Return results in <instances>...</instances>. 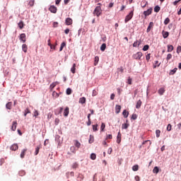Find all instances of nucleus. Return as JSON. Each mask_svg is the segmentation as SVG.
<instances>
[{
	"mask_svg": "<svg viewBox=\"0 0 181 181\" xmlns=\"http://www.w3.org/2000/svg\"><path fill=\"white\" fill-rule=\"evenodd\" d=\"M167 131L170 132L172 131V124H168L167 126Z\"/></svg>",
	"mask_w": 181,
	"mask_h": 181,
	"instance_id": "46",
	"label": "nucleus"
},
{
	"mask_svg": "<svg viewBox=\"0 0 181 181\" xmlns=\"http://www.w3.org/2000/svg\"><path fill=\"white\" fill-rule=\"evenodd\" d=\"M65 24L67 26H70V25H73V19H71V18H67L65 20Z\"/></svg>",
	"mask_w": 181,
	"mask_h": 181,
	"instance_id": "5",
	"label": "nucleus"
},
{
	"mask_svg": "<svg viewBox=\"0 0 181 181\" xmlns=\"http://www.w3.org/2000/svg\"><path fill=\"white\" fill-rule=\"evenodd\" d=\"M18 28H20V29H23V26H25V24L23 23V21H20L18 23Z\"/></svg>",
	"mask_w": 181,
	"mask_h": 181,
	"instance_id": "26",
	"label": "nucleus"
},
{
	"mask_svg": "<svg viewBox=\"0 0 181 181\" xmlns=\"http://www.w3.org/2000/svg\"><path fill=\"white\" fill-rule=\"evenodd\" d=\"M162 35H163V37L164 39H166V38H168L169 37V32L163 30L162 31Z\"/></svg>",
	"mask_w": 181,
	"mask_h": 181,
	"instance_id": "13",
	"label": "nucleus"
},
{
	"mask_svg": "<svg viewBox=\"0 0 181 181\" xmlns=\"http://www.w3.org/2000/svg\"><path fill=\"white\" fill-rule=\"evenodd\" d=\"M97 94H98V92H97V90H93V93H92L93 97H95V95H97Z\"/></svg>",
	"mask_w": 181,
	"mask_h": 181,
	"instance_id": "56",
	"label": "nucleus"
},
{
	"mask_svg": "<svg viewBox=\"0 0 181 181\" xmlns=\"http://www.w3.org/2000/svg\"><path fill=\"white\" fill-rule=\"evenodd\" d=\"M19 175L20 176H25V175H26V173H25V171L21 170L19 172Z\"/></svg>",
	"mask_w": 181,
	"mask_h": 181,
	"instance_id": "55",
	"label": "nucleus"
},
{
	"mask_svg": "<svg viewBox=\"0 0 181 181\" xmlns=\"http://www.w3.org/2000/svg\"><path fill=\"white\" fill-rule=\"evenodd\" d=\"M139 165H135L132 167V170H134V172H136L137 170H139Z\"/></svg>",
	"mask_w": 181,
	"mask_h": 181,
	"instance_id": "32",
	"label": "nucleus"
},
{
	"mask_svg": "<svg viewBox=\"0 0 181 181\" xmlns=\"http://www.w3.org/2000/svg\"><path fill=\"white\" fill-rule=\"evenodd\" d=\"M129 124L124 123L122 125V129H128Z\"/></svg>",
	"mask_w": 181,
	"mask_h": 181,
	"instance_id": "31",
	"label": "nucleus"
},
{
	"mask_svg": "<svg viewBox=\"0 0 181 181\" xmlns=\"http://www.w3.org/2000/svg\"><path fill=\"white\" fill-rule=\"evenodd\" d=\"M66 46V42H63L62 44H61V47L59 48V52H62L63 50V49Z\"/></svg>",
	"mask_w": 181,
	"mask_h": 181,
	"instance_id": "33",
	"label": "nucleus"
},
{
	"mask_svg": "<svg viewBox=\"0 0 181 181\" xmlns=\"http://www.w3.org/2000/svg\"><path fill=\"white\" fill-rule=\"evenodd\" d=\"M18 125V122L16 121L13 122L11 126V131H16V127Z\"/></svg>",
	"mask_w": 181,
	"mask_h": 181,
	"instance_id": "11",
	"label": "nucleus"
},
{
	"mask_svg": "<svg viewBox=\"0 0 181 181\" xmlns=\"http://www.w3.org/2000/svg\"><path fill=\"white\" fill-rule=\"evenodd\" d=\"M117 144H121V132H118L117 134Z\"/></svg>",
	"mask_w": 181,
	"mask_h": 181,
	"instance_id": "25",
	"label": "nucleus"
},
{
	"mask_svg": "<svg viewBox=\"0 0 181 181\" xmlns=\"http://www.w3.org/2000/svg\"><path fill=\"white\" fill-rule=\"evenodd\" d=\"M134 17V9L125 17L124 22L125 23H128L130 20Z\"/></svg>",
	"mask_w": 181,
	"mask_h": 181,
	"instance_id": "2",
	"label": "nucleus"
},
{
	"mask_svg": "<svg viewBox=\"0 0 181 181\" xmlns=\"http://www.w3.org/2000/svg\"><path fill=\"white\" fill-rule=\"evenodd\" d=\"M115 112H116V114H119L121 112V105H116V106H115Z\"/></svg>",
	"mask_w": 181,
	"mask_h": 181,
	"instance_id": "12",
	"label": "nucleus"
},
{
	"mask_svg": "<svg viewBox=\"0 0 181 181\" xmlns=\"http://www.w3.org/2000/svg\"><path fill=\"white\" fill-rule=\"evenodd\" d=\"M83 175H79L78 177V181H81V180H83Z\"/></svg>",
	"mask_w": 181,
	"mask_h": 181,
	"instance_id": "58",
	"label": "nucleus"
},
{
	"mask_svg": "<svg viewBox=\"0 0 181 181\" xmlns=\"http://www.w3.org/2000/svg\"><path fill=\"white\" fill-rule=\"evenodd\" d=\"M150 59H151V54H148L146 56V60H147V62H149Z\"/></svg>",
	"mask_w": 181,
	"mask_h": 181,
	"instance_id": "57",
	"label": "nucleus"
},
{
	"mask_svg": "<svg viewBox=\"0 0 181 181\" xmlns=\"http://www.w3.org/2000/svg\"><path fill=\"white\" fill-rule=\"evenodd\" d=\"M26 152H28V148H24L22 150L21 156H20L22 159H23V158H25V154L26 153Z\"/></svg>",
	"mask_w": 181,
	"mask_h": 181,
	"instance_id": "14",
	"label": "nucleus"
},
{
	"mask_svg": "<svg viewBox=\"0 0 181 181\" xmlns=\"http://www.w3.org/2000/svg\"><path fill=\"white\" fill-rule=\"evenodd\" d=\"M141 105H142V101L141 100H139L136 103V108L137 110H139V108H141Z\"/></svg>",
	"mask_w": 181,
	"mask_h": 181,
	"instance_id": "16",
	"label": "nucleus"
},
{
	"mask_svg": "<svg viewBox=\"0 0 181 181\" xmlns=\"http://www.w3.org/2000/svg\"><path fill=\"white\" fill-rule=\"evenodd\" d=\"M72 168H73V169H77V168H78V164L77 163H74L72 165Z\"/></svg>",
	"mask_w": 181,
	"mask_h": 181,
	"instance_id": "50",
	"label": "nucleus"
},
{
	"mask_svg": "<svg viewBox=\"0 0 181 181\" xmlns=\"http://www.w3.org/2000/svg\"><path fill=\"white\" fill-rule=\"evenodd\" d=\"M142 44V41L141 40H136L133 43V47H139Z\"/></svg>",
	"mask_w": 181,
	"mask_h": 181,
	"instance_id": "8",
	"label": "nucleus"
},
{
	"mask_svg": "<svg viewBox=\"0 0 181 181\" xmlns=\"http://www.w3.org/2000/svg\"><path fill=\"white\" fill-rule=\"evenodd\" d=\"M18 148H19V147L18 146V144H13L11 146V151H18Z\"/></svg>",
	"mask_w": 181,
	"mask_h": 181,
	"instance_id": "17",
	"label": "nucleus"
},
{
	"mask_svg": "<svg viewBox=\"0 0 181 181\" xmlns=\"http://www.w3.org/2000/svg\"><path fill=\"white\" fill-rule=\"evenodd\" d=\"M86 98L82 97L79 99V104H86Z\"/></svg>",
	"mask_w": 181,
	"mask_h": 181,
	"instance_id": "23",
	"label": "nucleus"
},
{
	"mask_svg": "<svg viewBox=\"0 0 181 181\" xmlns=\"http://www.w3.org/2000/svg\"><path fill=\"white\" fill-rule=\"evenodd\" d=\"M173 45H168L167 52H168V53H170V52H173Z\"/></svg>",
	"mask_w": 181,
	"mask_h": 181,
	"instance_id": "21",
	"label": "nucleus"
},
{
	"mask_svg": "<svg viewBox=\"0 0 181 181\" xmlns=\"http://www.w3.org/2000/svg\"><path fill=\"white\" fill-rule=\"evenodd\" d=\"M158 93L160 95H163V93H165V88H160L158 90Z\"/></svg>",
	"mask_w": 181,
	"mask_h": 181,
	"instance_id": "22",
	"label": "nucleus"
},
{
	"mask_svg": "<svg viewBox=\"0 0 181 181\" xmlns=\"http://www.w3.org/2000/svg\"><path fill=\"white\" fill-rule=\"evenodd\" d=\"M70 151H71V152H72V153H76V147L71 146L70 148Z\"/></svg>",
	"mask_w": 181,
	"mask_h": 181,
	"instance_id": "47",
	"label": "nucleus"
},
{
	"mask_svg": "<svg viewBox=\"0 0 181 181\" xmlns=\"http://www.w3.org/2000/svg\"><path fill=\"white\" fill-rule=\"evenodd\" d=\"M181 52V46H178L177 47V53L180 54Z\"/></svg>",
	"mask_w": 181,
	"mask_h": 181,
	"instance_id": "60",
	"label": "nucleus"
},
{
	"mask_svg": "<svg viewBox=\"0 0 181 181\" xmlns=\"http://www.w3.org/2000/svg\"><path fill=\"white\" fill-rule=\"evenodd\" d=\"M98 124H93V131L94 132L98 131Z\"/></svg>",
	"mask_w": 181,
	"mask_h": 181,
	"instance_id": "37",
	"label": "nucleus"
},
{
	"mask_svg": "<svg viewBox=\"0 0 181 181\" xmlns=\"http://www.w3.org/2000/svg\"><path fill=\"white\" fill-rule=\"evenodd\" d=\"M28 114H30V110H29V108H26L24 111V117H26V115H28Z\"/></svg>",
	"mask_w": 181,
	"mask_h": 181,
	"instance_id": "36",
	"label": "nucleus"
},
{
	"mask_svg": "<svg viewBox=\"0 0 181 181\" xmlns=\"http://www.w3.org/2000/svg\"><path fill=\"white\" fill-rule=\"evenodd\" d=\"M170 59H172V54H168L167 55L166 60L169 61V60H170Z\"/></svg>",
	"mask_w": 181,
	"mask_h": 181,
	"instance_id": "53",
	"label": "nucleus"
},
{
	"mask_svg": "<svg viewBox=\"0 0 181 181\" xmlns=\"http://www.w3.org/2000/svg\"><path fill=\"white\" fill-rule=\"evenodd\" d=\"M160 11V7L159 6H156L154 8V12H159Z\"/></svg>",
	"mask_w": 181,
	"mask_h": 181,
	"instance_id": "41",
	"label": "nucleus"
},
{
	"mask_svg": "<svg viewBox=\"0 0 181 181\" xmlns=\"http://www.w3.org/2000/svg\"><path fill=\"white\" fill-rule=\"evenodd\" d=\"M105 129V124L102 123L101 127H100L101 131H104Z\"/></svg>",
	"mask_w": 181,
	"mask_h": 181,
	"instance_id": "54",
	"label": "nucleus"
},
{
	"mask_svg": "<svg viewBox=\"0 0 181 181\" xmlns=\"http://www.w3.org/2000/svg\"><path fill=\"white\" fill-rule=\"evenodd\" d=\"M74 144L76 146V148H80L81 146V144L78 141V140H74Z\"/></svg>",
	"mask_w": 181,
	"mask_h": 181,
	"instance_id": "15",
	"label": "nucleus"
},
{
	"mask_svg": "<svg viewBox=\"0 0 181 181\" xmlns=\"http://www.w3.org/2000/svg\"><path fill=\"white\" fill-rule=\"evenodd\" d=\"M153 22H150L148 28H147V30H146V32L147 33H149V31L152 29H153Z\"/></svg>",
	"mask_w": 181,
	"mask_h": 181,
	"instance_id": "10",
	"label": "nucleus"
},
{
	"mask_svg": "<svg viewBox=\"0 0 181 181\" xmlns=\"http://www.w3.org/2000/svg\"><path fill=\"white\" fill-rule=\"evenodd\" d=\"M98 62H100V57H98V56H96V57H95L94 66H97V64H98Z\"/></svg>",
	"mask_w": 181,
	"mask_h": 181,
	"instance_id": "30",
	"label": "nucleus"
},
{
	"mask_svg": "<svg viewBox=\"0 0 181 181\" xmlns=\"http://www.w3.org/2000/svg\"><path fill=\"white\" fill-rule=\"evenodd\" d=\"M152 11H153V9L152 8H150L147 11H144V16H149V15L152 13Z\"/></svg>",
	"mask_w": 181,
	"mask_h": 181,
	"instance_id": "6",
	"label": "nucleus"
},
{
	"mask_svg": "<svg viewBox=\"0 0 181 181\" xmlns=\"http://www.w3.org/2000/svg\"><path fill=\"white\" fill-rule=\"evenodd\" d=\"M142 56H143L142 52H136V54H134L132 55V57H133V59H134L135 60H141V57H142Z\"/></svg>",
	"mask_w": 181,
	"mask_h": 181,
	"instance_id": "3",
	"label": "nucleus"
},
{
	"mask_svg": "<svg viewBox=\"0 0 181 181\" xmlns=\"http://www.w3.org/2000/svg\"><path fill=\"white\" fill-rule=\"evenodd\" d=\"M156 138H159V136H160V130L157 129L156 131Z\"/></svg>",
	"mask_w": 181,
	"mask_h": 181,
	"instance_id": "42",
	"label": "nucleus"
},
{
	"mask_svg": "<svg viewBox=\"0 0 181 181\" xmlns=\"http://www.w3.org/2000/svg\"><path fill=\"white\" fill-rule=\"evenodd\" d=\"M20 40L23 42V43H25L26 42V34L22 33L20 35Z\"/></svg>",
	"mask_w": 181,
	"mask_h": 181,
	"instance_id": "7",
	"label": "nucleus"
},
{
	"mask_svg": "<svg viewBox=\"0 0 181 181\" xmlns=\"http://www.w3.org/2000/svg\"><path fill=\"white\" fill-rule=\"evenodd\" d=\"M94 16H97L98 18L103 15V10L101 9V6H98L95 7V10L93 11Z\"/></svg>",
	"mask_w": 181,
	"mask_h": 181,
	"instance_id": "1",
	"label": "nucleus"
},
{
	"mask_svg": "<svg viewBox=\"0 0 181 181\" xmlns=\"http://www.w3.org/2000/svg\"><path fill=\"white\" fill-rule=\"evenodd\" d=\"M49 11L52 13H56L57 12V7H56L55 6H50L49 8Z\"/></svg>",
	"mask_w": 181,
	"mask_h": 181,
	"instance_id": "4",
	"label": "nucleus"
},
{
	"mask_svg": "<svg viewBox=\"0 0 181 181\" xmlns=\"http://www.w3.org/2000/svg\"><path fill=\"white\" fill-rule=\"evenodd\" d=\"M59 122H60V119L59 118H56L54 120V125H59Z\"/></svg>",
	"mask_w": 181,
	"mask_h": 181,
	"instance_id": "51",
	"label": "nucleus"
},
{
	"mask_svg": "<svg viewBox=\"0 0 181 181\" xmlns=\"http://www.w3.org/2000/svg\"><path fill=\"white\" fill-rule=\"evenodd\" d=\"M40 148H41L40 146H37V147L35 148V156H36L37 155H38L39 151H40Z\"/></svg>",
	"mask_w": 181,
	"mask_h": 181,
	"instance_id": "28",
	"label": "nucleus"
},
{
	"mask_svg": "<svg viewBox=\"0 0 181 181\" xmlns=\"http://www.w3.org/2000/svg\"><path fill=\"white\" fill-rule=\"evenodd\" d=\"M143 50L144 52H146L147 50H149V45H144V47H143Z\"/></svg>",
	"mask_w": 181,
	"mask_h": 181,
	"instance_id": "45",
	"label": "nucleus"
},
{
	"mask_svg": "<svg viewBox=\"0 0 181 181\" xmlns=\"http://www.w3.org/2000/svg\"><path fill=\"white\" fill-rule=\"evenodd\" d=\"M170 22V19L169 18H166L164 21V24L168 25Z\"/></svg>",
	"mask_w": 181,
	"mask_h": 181,
	"instance_id": "43",
	"label": "nucleus"
},
{
	"mask_svg": "<svg viewBox=\"0 0 181 181\" xmlns=\"http://www.w3.org/2000/svg\"><path fill=\"white\" fill-rule=\"evenodd\" d=\"M146 5H148V1H146V0H142L141 1V6L142 8H145L146 6Z\"/></svg>",
	"mask_w": 181,
	"mask_h": 181,
	"instance_id": "19",
	"label": "nucleus"
},
{
	"mask_svg": "<svg viewBox=\"0 0 181 181\" xmlns=\"http://www.w3.org/2000/svg\"><path fill=\"white\" fill-rule=\"evenodd\" d=\"M48 46H49L50 49H52V47H53V45H52V42H50V39L48 40Z\"/></svg>",
	"mask_w": 181,
	"mask_h": 181,
	"instance_id": "61",
	"label": "nucleus"
},
{
	"mask_svg": "<svg viewBox=\"0 0 181 181\" xmlns=\"http://www.w3.org/2000/svg\"><path fill=\"white\" fill-rule=\"evenodd\" d=\"M107 49V45L105 43H103L100 47V50L102 52H104Z\"/></svg>",
	"mask_w": 181,
	"mask_h": 181,
	"instance_id": "29",
	"label": "nucleus"
},
{
	"mask_svg": "<svg viewBox=\"0 0 181 181\" xmlns=\"http://www.w3.org/2000/svg\"><path fill=\"white\" fill-rule=\"evenodd\" d=\"M107 153L109 155H111V153H112V148H109L107 150Z\"/></svg>",
	"mask_w": 181,
	"mask_h": 181,
	"instance_id": "59",
	"label": "nucleus"
},
{
	"mask_svg": "<svg viewBox=\"0 0 181 181\" xmlns=\"http://www.w3.org/2000/svg\"><path fill=\"white\" fill-rule=\"evenodd\" d=\"M52 95L55 97V98H57V97H59V93H57L56 91H54L52 93Z\"/></svg>",
	"mask_w": 181,
	"mask_h": 181,
	"instance_id": "52",
	"label": "nucleus"
},
{
	"mask_svg": "<svg viewBox=\"0 0 181 181\" xmlns=\"http://www.w3.org/2000/svg\"><path fill=\"white\" fill-rule=\"evenodd\" d=\"M6 108H7V110H11V108H12V102H8L6 105Z\"/></svg>",
	"mask_w": 181,
	"mask_h": 181,
	"instance_id": "24",
	"label": "nucleus"
},
{
	"mask_svg": "<svg viewBox=\"0 0 181 181\" xmlns=\"http://www.w3.org/2000/svg\"><path fill=\"white\" fill-rule=\"evenodd\" d=\"M177 71V68H175L174 69L170 71V75L173 76V74H175V73H176Z\"/></svg>",
	"mask_w": 181,
	"mask_h": 181,
	"instance_id": "39",
	"label": "nucleus"
},
{
	"mask_svg": "<svg viewBox=\"0 0 181 181\" xmlns=\"http://www.w3.org/2000/svg\"><path fill=\"white\" fill-rule=\"evenodd\" d=\"M96 158H97V156L95 155V153L90 154V159H92V160H95Z\"/></svg>",
	"mask_w": 181,
	"mask_h": 181,
	"instance_id": "38",
	"label": "nucleus"
},
{
	"mask_svg": "<svg viewBox=\"0 0 181 181\" xmlns=\"http://www.w3.org/2000/svg\"><path fill=\"white\" fill-rule=\"evenodd\" d=\"M88 142H89V144H93V142H94V136L90 135V138H89Z\"/></svg>",
	"mask_w": 181,
	"mask_h": 181,
	"instance_id": "34",
	"label": "nucleus"
},
{
	"mask_svg": "<svg viewBox=\"0 0 181 181\" xmlns=\"http://www.w3.org/2000/svg\"><path fill=\"white\" fill-rule=\"evenodd\" d=\"M29 6H33L35 5V0H31L28 4Z\"/></svg>",
	"mask_w": 181,
	"mask_h": 181,
	"instance_id": "48",
	"label": "nucleus"
},
{
	"mask_svg": "<svg viewBox=\"0 0 181 181\" xmlns=\"http://www.w3.org/2000/svg\"><path fill=\"white\" fill-rule=\"evenodd\" d=\"M153 173H159V168L158 167H154V168L153 169Z\"/></svg>",
	"mask_w": 181,
	"mask_h": 181,
	"instance_id": "35",
	"label": "nucleus"
},
{
	"mask_svg": "<svg viewBox=\"0 0 181 181\" xmlns=\"http://www.w3.org/2000/svg\"><path fill=\"white\" fill-rule=\"evenodd\" d=\"M71 71L73 74H76V64H74L71 68Z\"/></svg>",
	"mask_w": 181,
	"mask_h": 181,
	"instance_id": "27",
	"label": "nucleus"
},
{
	"mask_svg": "<svg viewBox=\"0 0 181 181\" xmlns=\"http://www.w3.org/2000/svg\"><path fill=\"white\" fill-rule=\"evenodd\" d=\"M56 84H57V82H54V83H52L50 85V86H49L50 90H53V88H54Z\"/></svg>",
	"mask_w": 181,
	"mask_h": 181,
	"instance_id": "40",
	"label": "nucleus"
},
{
	"mask_svg": "<svg viewBox=\"0 0 181 181\" xmlns=\"http://www.w3.org/2000/svg\"><path fill=\"white\" fill-rule=\"evenodd\" d=\"M115 98V94L112 93L110 95V100H114Z\"/></svg>",
	"mask_w": 181,
	"mask_h": 181,
	"instance_id": "64",
	"label": "nucleus"
},
{
	"mask_svg": "<svg viewBox=\"0 0 181 181\" xmlns=\"http://www.w3.org/2000/svg\"><path fill=\"white\" fill-rule=\"evenodd\" d=\"M22 50H23V52H24V53L28 52V45L26 44H23L22 45Z\"/></svg>",
	"mask_w": 181,
	"mask_h": 181,
	"instance_id": "18",
	"label": "nucleus"
},
{
	"mask_svg": "<svg viewBox=\"0 0 181 181\" xmlns=\"http://www.w3.org/2000/svg\"><path fill=\"white\" fill-rule=\"evenodd\" d=\"M122 115L124 118H128V116L129 115V112H128L127 110H124L122 112Z\"/></svg>",
	"mask_w": 181,
	"mask_h": 181,
	"instance_id": "20",
	"label": "nucleus"
},
{
	"mask_svg": "<svg viewBox=\"0 0 181 181\" xmlns=\"http://www.w3.org/2000/svg\"><path fill=\"white\" fill-rule=\"evenodd\" d=\"M134 179H135L136 181H139V180H141V177H139V176H138V175H136L135 177H134Z\"/></svg>",
	"mask_w": 181,
	"mask_h": 181,
	"instance_id": "63",
	"label": "nucleus"
},
{
	"mask_svg": "<svg viewBox=\"0 0 181 181\" xmlns=\"http://www.w3.org/2000/svg\"><path fill=\"white\" fill-rule=\"evenodd\" d=\"M58 113L57 115H59V114H62V112H63V107H59L57 109Z\"/></svg>",
	"mask_w": 181,
	"mask_h": 181,
	"instance_id": "49",
	"label": "nucleus"
},
{
	"mask_svg": "<svg viewBox=\"0 0 181 181\" xmlns=\"http://www.w3.org/2000/svg\"><path fill=\"white\" fill-rule=\"evenodd\" d=\"M70 112V109L69 107H66L64 110V117H69V114Z\"/></svg>",
	"mask_w": 181,
	"mask_h": 181,
	"instance_id": "9",
	"label": "nucleus"
},
{
	"mask_svg": "<svg viewBox=\"0 0 181 181\" xmlns=\"http://www.w3.org/2000/svg\"><path fill=\"white\" fill-rule=\"evenodd\" d=\"M137 118V116L136 114H133L132 116V119H136Z\"/></svg>",
	"mask_w": 181,
	"mask_h": 181,
	"instance_id": "62",
	"label": "nucleus"
},
{
	"mask_svg": "<svg viewBox=\"0 0 181 181\" xmlns=\"http://www.w3.org/2000/svg\"><path fill=\"white\" fill-rule=\"evenodd\" d=\"M71 93H72L71 88H68L66 89V94H67V95H70V94H71Z\"/></svg>",
	"mask_w": 181,
	"mask_h": 181,
	"instance_id": "44",
	"label": "nucleus"
}]
</instances>
